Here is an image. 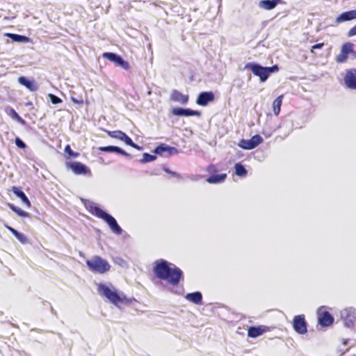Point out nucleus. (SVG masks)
I'll use <instances>...</instances> for the list:
<instances>
[{"label":"nucleus","instance_id":"7","mask_svg":"<svg viewBox=\"0 0 356 356\" xmlns=\"http://www.w3.org/2000/svg\"><path fill=\"white\" fill-rule=\"evenodd\" d=\"M293 327L294 330L300 334H305L307 332V325L303 314L294 316Z\"/></svg>","mask_w":356,"mask_h":356},{"label":"nucleus","instance_id":"19","mask_svg":"<svg viewBox=\"0 0 356 356\" xmlns=\"http://www.w3.org/2000/svg\"><path fill=\"white\" fill-rule=\"evenodd\" d=\"M11 191L14 193V194L20 198L23 204H24L28 208L31 207V204L27 196L25 195V193L20 190L17 186H13L11 188Z\"/></svg>","mask_w":356,"mask_h":356},{"label":"nucleus","instance_id":"29","mask_svg":"<svg viewBox=\"0 0 356 356\" xmlns=\"http://www.w3.org/2000/svg\"><path fill=\"white\" fill-rule=\"evenodd\" d=\"M8 207L13 211L15 213H17L19 216L24 218H29L30 216L29 213L26 211H23L20 208L15 207L13 204H8Z\"/></svg>","mask_w":356,"mask_h":356},{"label":"nucleus","instance_id":"4","mask_svg":"<svg viewBox=\"0 0 356 356\" xmlns=\"http://www.w3.org/2000/svg\"><path fill=\"white\" fill-rule=\"evenodd\" d=\"M86 265L90 270L93 273L104 274L111 269L108 262L100 256H94L86 261Z\"/></svg>","mask_w":356,"mask_h":356},{"label":"nucleus","instance_id":"8","mask_svg":"<svg viewBox=\"0 0 356 356\" xmlns=\"http://www.w3.org/2000/svg\"><path fill=\"white\" fill-rule=\"evenodd\" d=\"M343 81L348 88L356 90V68H350L346 70Z\"/></svg>","mask_w":356,"mask_h":356},{"label":"nucleus","instance_id":"42","mask_svg":"<svg viewBox=\"0 0 356 356\" xmlns=\"http://www.w3.org/2000/svg\"><path fill=\"white\" fill-rule=\"evenodd\" d=\"M323 46H324V43L323 42L316 44H314V45H313L312 47L311 52L314 53V49H321Z\"/></svg>","mask_w":356,"mask_h":356},{"label":"nucleus","instance_id":"27","mask_svg":"<svg viewBox=\"0 0 356 356\" xmlns=\"http://www.w3.org/2000/svg\"><path fill=\"white\" fill-rule=\"evenodd\" d=\"M283 97V95H280L274 100L273 103V112L275 115H278L280 113Z\"/></svg>","mask_w":356,"mask_h":356},{"label":"nucleus","instance_id":"34","mask_svg":"<svg viewBox=\"0 0 356 356\" xmlns=\"http://www.w3.org/2000/svg\"><path fill=\"white\" fill-rule=\"evenodd\" d=\"M350 310H348V309H346L343 311V314H342V317L343 318V320L345 321V324L346 326L348 327H351L353 326V321L350 320L348 321V317L349 316V313H350Z\"/></svg>","mask_w":356,"mask_h":356},{"label":"nucleus","instance_id":"6","mask_svg":"<svg viewBox=\"0 0 356 356\" xmlns=\"http://www.w3.org/2000/svg\"><path fill=\"white\" fill-rule=\"evenodd\" d=\"M245 68L250 70L255 76H259L261 82L266 81L269 76L266 67L249 63L245 65Z\"/></svg>","mask_w":356,"mask_h":356},{"label":"nucleus","instance_id":"21","mask_svg":"<svg viewBox=\"0 0 356 356\" xmlns=\"http://www.w3.org/2000/svg\"><path fill=\"white\" fill-rule=\"evenodd\" d=\"M280 1L281 0H262L259 1V6L261 8L270 10L275 8Z\"/></svg>","mask_w":356,"mask_h":356},{"label":"nucleus","instance_id":"31","mask_svg":"<svg viewBox=\"0 0 356 356\" xmlns=\"http://www.w3.org/2000/svg\"><path fill=\"white\" fill-rule=\"evenodd\" d=\"M116 65L120 66L123 69L128 70L130 68V65L127 61H125L122 59L121 56H119L115 63Z\"/></svg>","mask_w":356,"mask_h":356},{"label":"nucleus","instance_id":"13","mask_svg":"<svg viewBox=\"0 0 356 356\" xmlns=\"http://www.w3.org/2000/svg\"><path fill=\"white\" fill-rule=\"evenodd\" d=\"M318 322L323 327H328L334 323V318L327 311H323L318 313Z\"/></svg>","mask_w":356,"mask_h":356},{"label":"nucleus","instance_id":"35","mask_svg":"<svg viewBox=\"0 0 356 356\" xmlns=\"http://www.w3.org/2000/svg\"><path fill=\"white\" fill-rule=\"evenodd\" d=\"M156 159V156L154 155L149 154L148 153H144L143 156V159H141V162L147 163L150 162Z\"/></svg>","mask_w":356,"mask_h":356},{"label":"nucleus","instance_id":"15","mask_svg":"<svg viewBox=\"0 0 356 356\" xmlns=\"http://www.w3.org/2000/svg\"><path fill=\"white\" fill-rule=\"evenodd\" d=\"M268 331H269V327L266 325H259L257 327L252 326L248 328V336L249 337L256 338Z\"/></svg>","mask_w":356,"mask_h":356},{"label":"nucleus","instance_id":"1","mask_svg":"<svg viewBox=\"0 0 356 356\" xmlns=\"http://www.w3.org/2000/svg\"><path fill=\"white\" fill-rule=\"evenodd\" d=\"M153 272L161 280L166 281L169 284L177 286L183 279V272L177 266L171 268L170 264L163 259L156 260L154 263Z\"/></svg>","mask_w":356,"mask_h":356},{"label":"nucleus","instance_id":"25","mask_svg":"<svg viewBox=\"0 0 356 356\" xmlns=\"http://www.w3.org/2000/svg\"><path fill=\"white\" fill-rule=\"evenodd\" d=\"M5 36L8 37L12 39L14 42H29L30 41V38L25 35H21L15 33H5Z\"/></svg>","mask_w":356,"mask_h":356},{"label":"nucleus","instance_id":"26","mask_svg":"<svg viewBox=\"0 0 356 356\" xmlns=\"http://www.w3.org/2000/svg\"><path fill=\"white\" fill-rule=\"evenodd\" d=\"M227 178V174H219L216 175H212L209 177L207 179V181L209 184H218L223 182Z\"/></svg>","mask_w":356,"mask_h":356},{"label":"nucleus","instance_id":"5","mask_svg":"<svg viewBox=\"0 0 356 356\" xmlns=\"http://www.w3.org/2000/svg\"><path fill=\"white\" fill-rule=\"evenodd\" d=\"M107 135L111 138L118 139L124 142V143L127 145H129L136 149H140V147L134 143L132 139L128 136L124 132L120 130L116 131H106Z\"/></svg>","mask_w":356,"mask_h":356},{"label":"nucleus","instance_id":"12","mask_svg":"<svg viewBox=\"0 0 356 356\" xmlns=\"http://www.w3.org/2000/svg\"><path fill=\"white\" fill-rule=\"evenodd\" d=\"M214 94L212 92H202L199 94L196 103L202 106H207L209 102L214 100Z\"/></svg>","mask_w":356,"mask_h":356},{"label":"nucleus","instance_id":"11","mask_svg":"<svg viewBox=\"0 0 356 356\" xmlns=\"http://www.w3.org/2000/svg\"><path fill=\"white\" fill-rule=\"evenodd\" d=\"M172 113L176 116H197L201 115L199 111H194L190 108H183L180 107H175L172 109Z\"/></svg>","mask_w":356,"mask_h":356},{"label":"nucleus","instance_id":"28","mask_svg":"<svg viewBox=\"0 0 356 356\" xmlns=\"http://www.w3.org/2000/svg\"><path fill=\"white\" fill-rule=\"evenodd\" d=\"M234 168H235V173L237 176L241 177H245L247 176L248 171L241 163H236Z\"/></svg>","mask_w":356,"mask_h":356},{"label":"nucleus","instance_id":"38","mask_svg":"<svg viewBox=\"0 0 356 356\" xmlns=\"http://www.w3.org/2000/svg\"><path fill=\"white\" fill-rule=\"evenodd\" d=\"M218 171L216 166L213 164L209 165L207 168V172L209 174H213Z\"/></svg>","mask_w":356,"mask_h":356},{"label":"nucleus","instance_id":"17","mask_svg":"<svg viewBox=\"0 0 356 356\" xmlns=\"http://www.w3.org/2000/svg\"><path fill=\"white\" fill-rule=\"evenodd\" d=\"M356 19V10L344 12L340 14L336 19V22L340 24L346 21Z\"/></svg>","mask_w":356,"mask_h":356},{"label":"nucleus","instance_id":"22","mask_svg":"<svg viewBox=\"0 0 356 356\" xmlns=\"http://www.w3.org/2000/svg\"><path fill=\"white\" fill-rule=\"evenodd\" d=\"M5 227L22 243H26L28 242V238H27L26 236H25L24 234L18 232L17 230H16L15 229H14L13 227H10L9 225H6Z\"/></svg>","mask_w":356,"mask_h":356},{"label":"nucleus","instance_id":"10","mask_svg":"<svg viewBox=\"0 0 356 356\" xmlns=\"http://www.w3.org/2000/svg\"><path fill=\"white\" fill-rule=\"evenodd\" d=\"M353 52V44L351 42H346L342 45L339 54L336 57V61L338 63H345L348 55Z\"/></svg>","mask_w":356,"mask_h":356},{"label":"nucleus","instance_id":"36","mask_svg":"<svg viewBox=\"0 0 356 356\" xmlns=\"http://www.w3.org/2000/svg\"><path fill=\"white\" fill-rule=\"evenodd\" d=\"M65 152L70 156H72V157H74V158H76L79 156V153L78 152H74L71 147H70V145H67L65 146Z\"/></svg>","mask_w":356,"mask_h":356},{"label":"nucleus","instance_id":"9","mask_svg":"<svg viewBox=\"0 0 356 356\" xmlns=\"http://www.w3.org/2000/svg\"><path fill=\"white\" fill-rule=\"evenodd\" d=\"M67 166L72 170L75 175H91L92 172L89 168L83 163L79 161L70 162Z\"/></svg>","mask_w":356,"mask_h":356},{"label":"nucleus","instance_id":"24","mask_svg":"<svg viewBox=\"0 0 356 356\" xmlns=\"http://www.w3.org/2000/svg\"><path fill=\"white\" fill-rule=\"evenodd\" d=\"M6 112L10 118L15 120L21 124L24 125L26 124L25 120L19 115V114L15 111L14 108L11 107H7L6 108Z\"/></svg>","mask_w":356,"mask_h":356},{"label":"nucleus","instance_id":"37","mask_svg":"<svg viewBox=\"0 0 356 356\" xmlns=\"http://www.w3.org/2000/svg\"><path fill=\"white\" fill-rule=\"evenodd\" d=\"M49 97L51 100V102L54 104H60L62 102V100L60 98L58 97L57 96L53 95V94H49Z\"/></svg>","mask_w":356,"mask_h":356},{"label":"nucleus","instance_id":"32","mask_svg":"<svg viewBox=\"0 0 356 356\" xmlns=\"http://www.w3.org/2000/svg\"><path fill=\"white\" fill-rule=\"evenodd\" d=\"M102 57L115 63L119 56L112 52H105L102 54Z\"/></svg>","mask_w":356,"mask_h":356},{"label":"nucleus","instance_id":"20","mask_svg":"<svg viewBox=\"0 0 356 356\" xmlns=\"http://www.w3.org/2000/svg\"><path fill=\"white\" fill-rule=\"evenodd\" d=\"M98 149L101 152H115L119 154L129 157L130 154L126 152L122 149L116 147V146H105V147H98Z\"/></svg>","mask_w":356,"mask_h":356},{"label":"nucleus","instance_id":"23","mask_svg":"<svg viewBox=\"0 0 356 356\" xmlns=\"http://www.w3.org/2000/svg\"><path fill=\"white\" fill-rule=\"evenodd\" d=\"M186 298L195 303V304H197V305H200L202 304V293L200 292H194V293H188L186 296Z\"/></svg>","mask_w":356,"mask_h":356},{"label":"nucleus","instance_id":"14","mask_svg":"<svg viewBox=\"0 0 356 356\" xmlns=\"http://www.w3.org/2000/svg\"><path fill=\"white\" fill-rule=\"evenodd\" d=\"M154 152L160 155H163L165 153H166L167 155H172L178 153V150L175 147H170L165 143L157 146Z\"/></svg>","mask_w":356,"mask_h":356},{"label":"nucleus","instance_id":"18","mask_svg":"<svg viewBox=\"0 0 356 356\" xmlns=\"http://www.w3.org/2000/svg\"><path fill=\"white\" fill-rule=\"evenodd\" d=\"M18 82L31 92H35L38 89V86L34 80H29L25 76H19Z\"/></svg>","mask_w":356,"mask_h":356},{"label":"nucleus","instance_id":"33","mask_svg":"<svg viewBox=\"0 0 356 356\" xmlns=\"http://www.w3.org/2000/svg\"><path fill=\"white\" fill-rule=\"evenodd\" d=\"M238 146L244 149H252V147L249 140L241 139L238 143Z\"/></svg>","mask_w":356,"mask_h":356},{"label":"nucleus","instance_id":"40","mask_svg":"<svg viewBox=\"0 0 356 356\" xmlns=\"http://www.w3.org/2000/svg\"><path fill=\"white\" fill-rule=\"evenodd\" d=\"M15 144L17 147L20 148L24 149L26 147V144L19 138H16Z\"/></svg>","mask_w":356,"mask_h":356},{"label":"nucleus","instance_id":"30","mask_svg":"<svg viewBox=\"0 0 356 356\" xmlns=\"http://www.w3.org/2000/svg\"><path fill=\"white\" fill-rule=\"evenodd\" d=\"M252 148H255L263 142V138L259 135L253 136L250 140Z\"/></svg>","mask_w":356,"mask_h":356},{"label":"nucleus","instance_id":"41","mask_svg":"<svg viewBox=\"0 0 356 356\" xmlns=\"http://www.w3.org/2000/svg\"><path fill=\"white\" fill-rule=\"evenodd\" d=\"M164 171L175 177L181 178V175L177 173L176 172L172 171L168 168H165Z\"/></svg>","mask_w":356,"mask_h":356},{"label":"nucleus","instance_id":"43","mask_svg":"<svg viewBox=\"0 0 356 356\" xmlns=\"http://www.w3.org/2000/svg\"><path fill=\"white\" fill-rule=\"evenodd\" d=\"M356 35V25L351 28L348 31V36L351 37Z\"/></svg>","mask_w":356,"mask_h":356},{"label":"nucleus","instance_id":"39","mask_svg":"<svg viewBox=\"0 0 356 356\" xmlns=\"http://www.w3.org/2000/svg\"><path fill=\"white\" fill-rule=\"evenodd\" d=\"M266 69L268 71V76H270L271 73L277 72L279 70V67L277 65H275L272 67H266Z\"/></svg>","mask_w":356,"mask_h":356},{"label":"nucleus","instance_id":"16","mask_svg":"<svg viewBox=\"0 0 356 356\" xmlns=\"http://www.w3.org/2000/svg\"><path fill=\"white\" fill-rule=\"evenodd\" d=\"M170 99L179 102L181 104H186L189 99V97L187 95H184L177 90H173L170 94Z\"/></svg>","mask_w":356,"mask_h":356},{"label":"nucleus","instance_id":"2","mask_svg":"<svg viewBox=\"0 0 356 356\" xmlns=\"http://www.w3.org/2000/svg\"><path fill=\"white\" fill-rule=\"evenodd\" d=\"M85 207L92 215L104 220L115 234H122V228L120 227L116 220L112 216L106 213L101 208L97 207L94 202L90 201L86 202Z\"/></svg>","mask_w":356,"mask_h":356},{"label":"nucleus","instance_id":"3","mask_svg":"<svg viewBox=\"0 0 356 356\" xmlns=\"http://www.w3.org/2000/svg\"><path fill=\"white\" fill-rule=\"evenodd\" d=\"M97 291L102 296L105 297L110 302L116 306L129 305L132 302V300L127 298L123 293H118L113 286L110 288L104 284H99Z\"/></svg>","mask_w":356,"mask_h":356}]
</instances>
